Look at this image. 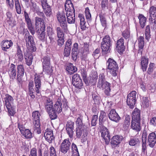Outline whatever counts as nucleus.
Returning a JSON list of instances; mask_svg holds the SVG:
<instances>
[{
    "label": "nucleus",
    "mask_w": 156,
    "mask_h": 156,
    "mask_svg": "<svg viewBox=\"0 0 156 156\" xmlns=\"http://www.w3.org/2000/svg\"><path fill=\"white\" fill-rule=\"evenodd\" d=\"M34 81L35 88H34V85L33 81H29L28 84L29 93L31 97L32 98H35L36 94L37 95H39L41 93V81L40 75L37 74L35 75Z\"/></svg>",
    "instance_id": "1"
},
{
    "label": "nucleus",
    "mask_w": 156,
    "mask_h": 156,
    "mask_svg": "<svg viewBox=\"0 0 156 156\" xmlns=\"http://www.w3.org/2000/svg\"><path fill=\"white\" fill-rule=\"evenodd\" d=\"M62 104L63 108H67V101L65 99L63 100L62 101L60 98H58L54 105V107H53V103L52 101L48 99L45 103V109L48 113H51V112H53V111H55L59 113L62 112Z\"/></svg>",
    "instance_id": "2"
},
{
    "label": "nucleus",
    "mask_w": 156,
    "mask_h": 156,
    "mask_svg": "<svg viewBox=\"0 0 156 156\" xmlns=\"http://www.w3.org/2000/svg\"><path fill=\"white\" fill-rule=\"evenodd\" d=\"M14 99L9 94L5 95V97L3 99L4 106L7 110L8 114L11 116H13L16 112V107L13 105Z\"/></svg>",
    "instance_id": "3"
},
{
    "label": "nucleus",
    "mask_w": 156,
    "mask_h": 156,
    "mask_svg": "<svg viewBox=\"0 0 156 156\" xmlns=\"http://www.w3.org/2000/svg\"><path fill=\"white\" fill-rule=\"evenodd\" d=\"M110 85V83L106 81L105 74L101 73L99 75L97 87L99 89H104L105 94L107 96H109L111 91Z\"/></svg>",
    "instance_id": "4"
},
{
    "label": "nucleus",
    "mask_w": 156,
    "mask_h": 156,
    "mask_svg": "<svg viewBox=\"0 0 156 156\" xmlns=\"http://www.w3.org/2000/svg\"><path fill=\"white\" fill-rule=\"evenodd\" d=\"M107 68L109 70V72L113 77H115L118 72V65L115 60L111 58L108 59L107 61Z\"/></svg>",
    "instance_id": "5"
},
{
    "label": "nucleus",
    "mask_w": 156,
    "mask_h": 156,
    "mask_svg": "<svg viewBox=\"0 0 156 156\" xmlns=\"http://www.w3.org/2000/svg\"><path fill=\"white\" fill-rule=\"evenodd\" d=\"M41 115L39 112L35 111L33 112L32 116L33 118L34 131L38 134L41 133L40 117Z\"/></svg>",
    "instance_id": "6"
},
{
    "label": "nucleus",
    "mask_w": 156,
    "mask_h": 156,
    "mask_svg": "<svg viewBox=\"0 0 156 156\" xmlns=\"http://www.w3.org/2000/svg\"><path fill=\"white\" fill-rule=\"evenodd\" d=\"M101 45L103 54H106L109 52L111 45V40L109 36L106 35L103 38Z\"/></svg>",
    "instance_id": "7"
},
{
    "label": "nucleus",
    "mask_w": 156,
    "mask_h": 156,
    "mask_svg": "<svg viewBox=\"0 0 156 156\" xmlns=\"http://www.w3.org/2000/svg\"><path fill=\"white\" fill-rule=\"evenodd\" d=\"M149 13L150 26L151 28L154 29L156 27V7H151L149 9Z\"/></svg>",
    "instance_id": "8"
},
{
    "label": "nucleus",
    "mask_w": 156,
    "mask_h": 156,
    "mask_svg": "<svg viewBox=\"0 0 156 156\" xmlns=\"http://www.w3.org/2000/svg\"><path fill=\"white\" fill-rule=\"evenodd\" d=\"M136 94V92L133 91L127 95L126 99L127 104L131 109L133 108L135 106L137 98Z\"/></svg>",
    "instance_id": "9"
},
{
    "label": "nucleus",
    "mask_w": 156,
    "mask_h": 156,
    "mask_svg": "<svg viewBox=\"0 0 156 156\" xmlns=\"http://www.w3.org/2000/svg\"><path fill=\"white\" fill-rule=\"evenodd\" d=\"M56 16L60 25L64 31H65L67 30V25L65 13L63 12H58L57 13Z\"/></svg>",
    "instance_id": "10"
},
{
    "label": "nucleus",
    "mask_w": 156,
    "mask_h": 156,
    "mask_svg": "<svg viewBox=\"0 0 156 156\" xmlns=\"http://www.w3.org/2000/svg\"><path fill=\"white\" fill-rule=\"evenodd\" d=\"M86 127L83 125V127H77L76 129V137L78 138H80L83 134L82 140L83 141L86 140L87 139V129Z\"/></svg>",
    "instance_id": "11"
},
{
    "label": "nucleus",
    "mask_w": 156,
    "mask_h": 156,
    "mask_svg": "<svg viewBox=\"0 0 156 156\" xmlns=\"http://www.w3.org/2000/svg\"><path fill=\"white\" fill-rule=\"evenodd\" d=\"M71 143L68 139H65L62 143L60 146V151L65 154L69 150Z\"/></svg>",
    "instance_id": "12"
},
{
    "label": "nucleus",
    "mask_w": 156,
    "mask_h": 156,
    "mask_svg": "<svg viewBox=\"0 0 156 156\" xmlns=\"http://www.w3.org/2000/svg\"><path fill=\"white\" fill-rule=\"evenodd\" d=\"M18 127L21 134L26 139H31L33 137V134L30 130L26 129L23 125L18 124Z\"/></svg>",
    "instance_id": "13"
},
{
    "label": "nucleus",
    "mask_w": 156,
    "mask_h": 156,
    "mask_svg": "<svg viewBox=\"0 0 156 156\" xmlns=\"http://www.w3.org/2000/svg\"><path fill=\"white\" fill-rule=\"evenodd\" d=\"M72 83L73 85L75 87L79 89H81L83 85L82 80L80 78V75L76 74L72 77Z\"/></svg>",
    "instance_id": "14"
},
{
    "label": "nucleus",
    "mask_w": 156,
    "mask_h": 156,
    "mask_svg": "<svg viewBox=\"0 0 156 156\" xmlns=\"http://www.w3.org/2000/svg\"><path fill=\"white\" fill-rule=\"evenodd\" d=\"M24 39L26 41V45L27 48H30L34 45V42L33 37L30 35L28 32L25 35Z\"/></svg>",
    "instance_id": "15"
},
{
    "label": "nucleus",
    "mask_w": 156,
    "mask_h": 156,
    "mask_svg": "<svg viewBox=\"0 0 156 156\" xmlns=\"http://www.w3.org/2000/svg\"><path fill=\"white\" fill-rule=\"evenodd\" d=\"M101 136L104 140L106 144H108L110 140V136L108 129L106 127H104L101 130Z\"/></svg>",
    "instance_id": "16"
},
{
    "label": "nucleus",
    "mask_w": 156,
    "mask_h": 156,
    "mask_svg": "<svg viewBox=\"0 0 156 156\" xmlns=\"http://www.w3.org/2000/svg\"><path fill=\"white\" fill-rule=\"evenodd\" d=\"M18 73L17 80L18 84H21L22 82V78L24 74V69L23 66L18 65L17 66Z\"/></svg>",
    "instance_id": "17"
},
{
    "label": "nucleus",
    "mask_w": 156,
    "mask_h": 156,
    "mask_svg": "<svg viewBox=\"0 0 156 156\" xmlns=\"http://www.w3.org/2000/svg\"><path fill=\"white\" fill-rule=\"evenodd\" d=\"M109 119L111 120L118 122L120 119V117L115 110L112 109L108 115Z\"/></svg>",
    "instance_id": "18"
},
{
    "label": "nucleus",
    "mask_w": 156,
    "mask_h": 156,
    "mask_svg": "<svg viewBox=\"0 0 156 156\" xmlns=\"http://www.w3.org/2000/svg\"><path fill=\"white\" fill-rule=\"evenodd\" d=\"M35 26L36 28H38V30L39 29H45V25L43 19L41 18L36 17L35 18Z\"/></svg>",
    "instance_id": "19"
},
{
    "label": "nucleus",
    "mask_w": 156,
    "mask_h": 156,
    "mask_svg": "<svg viewBox=\"0 0 156 156\" xmlns=\"http://www.w3.org/2000/svg\"><path fill=\"white\" fill-rule=\"evenodd\" d=\"M156 142V136L155 133H150L148 137L147 142L148 145L151 147L154 145Z\"/></svg>",
    "instance_id": "20"
},
{
    "label": "nucleus",
    "mask_w": 156,
    "mask_h": 156,
    "mask_svg": "<svg viewBox=\"0 0 156 156\" xmlns=\"http://www.w3.org/2000/svg\"><path fill=\"white\" fill-rule=\"evenodd\" d=\"M116 48L119 52H122L125 49L124 40L122 37L117 40Z\"/></svg>",
    "instance_id": "21"
},
{
    "label": "nucleus",
    "mask_w": 156,
    "mask_h": 156,
    "mask_svg": "<svg viewBox=\"0 0 156 156\" xmlns=\"http://www.w3.org/2000/svg\"><path fill=\"white\" fill-rule=\"evenodd\" d=\"M132 121H140V111L137 109H134L132 115Z\"/></svg>",
    "instance_id": "22"
},
{
    "label": "nucleus",
    "mask_w": 156,
    "mask_h": 156,
    "mask_svg": "<svg viewBox=\"0 0 156 156\" xmlns=\"http://www.w3.org/2000/svg\"><path fill=\"white\" fill-rule=\"evenodd\" d=\"M72 42L70 40H68L66 42L65 47L63 54L64 56L68 57L70 54Z\"/></svg>",
    "instance_id": "23"
},
{
    "label": "nucleus",
    "mask_w": 156,
    "mask_h": 156,
    "mask_svg": "<svg viewBox=\"0 0 156 156\" xmlns=\"http://www.w3.org/2000/svg\"><path fill=\"white\" fill-rule=\"evenodd\" d=\"M65 9L66 12H75L73 3L70 0H67L65 4Z\"/></svg>",
    "instance_id": "24"
},
{
    "label": "nucleus",
    "mask_w": 156,
    "mask_h": 156,
    "mask_svg": "<svg viewBox=\"0 0 156 156\" xmlns=\"http://www.w3.org/2000/svg\"><path fill=\"white\" fill-rule=\"evenodd\" d=\"M75 12H68L66 13L67 21L69 24H73L75 21Z\"/></svg>",
    "instance_id": "25"
},
{
    "label": "nucleus",
    "mask_w": 156,
    "mask_h": 156,
    "mask_svg": "<svg viewBox=\"0 0 156 156\" xmlns=\"http://www.w3.org/2000/svg\"><path fill=\"white\" fill-rule=\"evenodd\" d=\"M8 73L11 79L13 80L15 78L16 73V66L13 64H11L8 71Z\"/></svg>",
    "instance_id": "26"
},
{
    "label": "nucleus",
    "mask_w": 156,
    "mask_h": 156,
    "mask_svg": "<svg viewBox=\"0 0 156 156\" xmlns=\"http://www.w3.org/2000/svg\"><path fill=\"white\" fill-rule=\"evenodd\" d=\"M44 136L45 140L49 143H52L54 139L52 131L51 130L47 131L46 130Z\"/></svg>",
    "instance_id": "27"
},
{
    "label": "nucleus",
    "mask_w": 156,
    "mask_h": 156,
    "mask_svg": "<svg viewBox=\"0 0 156 156\" xmlns=\"http://www.w3.org/2000/svg\"><path fill=\"white\" fill-rule=\"evenodd\" d=\"M144 37L142 36L139 37L138 39V47L139 48L138 54H140V55H142L143 48L144 46Z\"/></svg>",
    "instance_id": "28"
},
{
    "label": "nucleus",
    "mask_w": 156,
    "mask_h": 156,
    "mask_svg": "<svg viewBox=\"0 0 156 156\" xmlns=\"http://www.w3.org/2000/svg\"><path fill=\"white\" fill-rule=\"evenodd\" d=\"M130 127L131 129L136 132L140 131L141 129L140 121H131Z\"/></svg>",
    "instance_id": "29"
},
{
    "label": "nucleus",
    "mask_w": 156,
    "mask_h": 156,
    "mask_svg": "<svg viewBox=\"0 0 156 156\" xmlns=\"http://www.w3.org/2000/svg\"><path fill=\"white\" fill-rule=\"evenodd\" d=\"M1 44L2 49L5 51H6L7 49L9 48L13 45V43L11 40H4L2 42Z\"/></svg>",
    "instance_id": "30"
},
{
    "label": "nucleus",
    "mask_w": 156,
    "mask_h": 156,
    "mask_svg": "<svg viewBox=\"0 0 156 156\" xmlns=\"http://www.w3.org/2000/svg\"><path fill=\"white\" fill-rule=\"evenodd\" d=\"M122 139V137H120L118 135H116L112 139L111 143L113 146H116L120 143Z\"/></svg>",
    "instance_id": "31"
},
{
    "label": "nucleus",
    "mask_w": 156,
    "mask_h": 156,
    "mask_svg": "<svg viewBox=\"0 0 156 156\" xmlns=\"http://www.w3.org/2000/svg\"><path fill=\"white\" fill-rule=\"evenodd\" d=\"M66 69L69 74L70 75L73 74L77 71L76 67L72 63H69L67 66Z\"/></svg>",
    "instance_id": "32"
},
{
    "label": "nucleus",
    "mask_w": 156,
    "mask_h": 156,
    "mask_svg": "<svg viewBox=\"0 0 156 156\" xmlns=\"http://www.w3.org/2000/svg\"><path fill=\"white\" fill-rule=\"evenodd\" d=\"M44 12L47 16H50L52 14L51 10L48 3L42 5Z\"/></svg>",
    "instance_id": "33"
},
{
    "label": "nucleus",
    "mask_w": 156,
    "mask_h": 156,
    "mask_svg": "<svg viewBox=\"0 0 156 156\" xmlns=\"http://www.w3.org/2000/svg\"><path fill=\"white\" fill-rule=\"evenodd\" d=\"M148 63V59L144 57H142L141 59V65L143 72L146 71Z\"/></svg>",
    "instance_id": "34"
},
{
    "label": "nucleus",
    "mask_w": 156,
    "mask_h": 156,
    "mask_svg": "<svg viewBox=\"0 0 156 156\" xmlns=\"http://www.w3.org/2000/svg\"><path fill=\"white\" fill-rule=\"evenodd\" d=\"M16 58L19 61H22L23 58V52L19 46L17 47V50L15 55Z\"/></svg>",
    "instance_id": "35"
},
{
    "label": "nucleus",
    "mask_w": 156,
    "mask_h": 156,
    "mask_svg": "<svg viewBox=\"0 0 156 156\" xmlns=\"http://www.w3.org/2000/svg\"><path fill=\"white\" fill-rule=\"evenodd\" d=\"M78 17L79 18L80 25L81 28L82 30H85L86 27V22L85 20V19L84 16L81 14H79Z\"/></svg>",
    "instance_id": "36"
},
{
    "label": "nucleus",
    "mask_w": 156,
    "mask_h": 156,
    "mask_svg": "<svg viewBox=\"0 0 156 156\" xmlns=\"http://www.w3.org/2000/svg\"><path fill=\"white\" fill-rule=\"evenodd\" d=\"M130 120L129 115H126L123 124V129L124 130H126L128 129L130 125Z\"/></svg>",
    "instance_id": "37"
},
{
    "label": "nucleus",
    "mask_w": 156,
    "mask_h": 156,
    "mask_svg": "<svg viewBox=\"0 0 156 156\" xmlns=\"http://www.w3.org/2000/svg\"><path fill=\"white\" fill-rule=\"evenodd\" d=\"M140 138L133 137L130 138L129 141V144L131 146H136L138 145L140 142Z\"/></svg>",
    "instance_id": "38"
},
{
    "label": "nucleus",
    "mask_w": 156,
    "mask_h": 156,
    "mask_svg": "<svg viewBox=\"0 0 156 156\" xmlns=\"http://www.w3.org/2000/svg\"><path fill=\"white\" fill-rule=\"evenodd\" d=\"M26 60V64L28 66H30L32 64L33 56L30 54L26 53L24 56Z\"/></svg>",
    "instance_id": "39"
},
{
    "label": "nucleus",
    "mask_w": 156,
    "mask_h": 156,
    "mask_svg": "<svg viewBox=\"0 0 156 156\" xmlns=\"http://www.w3.org/2000/svg\"><path fill=\"white\" fill-rule=\"evenodd\" d=\"M138 18L141 27L142 28H144L146 23V18L142 14H140L138 16Z\"/></svg>",
    "instance_id": "40"
},
{
    "label": "nucleus",
    "mask_w": 156,
    "mask_h": 156,
    "mask_svg": "<svg viewBox=\"0 0 156 156\" xmlns=\"http://www.w3.org/2000/svg\"><path fill=\"white\" fill-rule=\"evenodd\" d=\"M57 37L58 38H64V33L62 29L59 27L56 28Z\"/></svg>",
    "instance_id": "41"
},
{
    "label": "nucleus",
    "mask_w": 156,
    "mask_h": 156,
    "mask_svg": "<svg viewBox=\"0 0 156 156\" xmlns=\"http://www.w3.org/2000/svg\"><path fill=\"white\" fill-rule=\"evenodd\" d=\"M142 150L144 152L145 151L146 147L147 134L146 133H143L142 136Z\"/></svg>",
    "instance_id": "42"
},
{
    "label": "nucleus",
    "mask_w": 156,
    "mask_h": 156,
    "mask_svg": "<svg viewBox=\"0 0 156 156\" xmlns=\"http://www.w3.org/2000/svg\"><path fill=\"white\" fill-rule=\"evenodd\" d=\"M43 66V72H46L48 74H50L52 73L53 70L50 65Z\"/></svg>",
    "instance_id": "43"
},
{
    "label": "nucleus",
    "mask_w": 156,
    "mask_h": 156,
    "mask_svg": "<svg viewBox=\"0 0 156 156\" xmlns=\"http://www.w3.org/2000/svg\"><path fill=\"white\" fill-rule=\"evenodd\" d=\"M106 118V114L105 112L101 111L100 112V115L99 117V125L102 126V124L103 120L105 119Z\"/></svg>",
    "instance_id": "44"
},
{
    "label": "nucleus",
    "mask_w": 156,
    "mask_h": 156,
    "mask_svg": "<svg viewBox=\"0 0 156 156\" xmlns=\"http://www.w3.org/2000/svg\"><path fill=\"white\" fill-rule=\"evenodd\" d=\"M105 16V14L103 13H101L99 15L100 20L102 25L104 27H106V21Z\"/></svg>",
    "instance_id": "45"
},
{
    "label": "nucleus",
    "mask_w": 156,
    "mask_h": 156,
    "mask_svg": "<svg viewBox=\"0 0 156 156\" xmlns=\"http://www.w3.org/2000/svg\"><path fill=\"white\" fill-rule=\"evenodd\" d=\"M145 39L148 41H149L151 38L150 30V27L149 25L146 26L145 32Z\"/></svg>",
    "instance_id": "46"
},
{
    "label": "nucleus",
    "mask_w": 156,
    "mask_h": 156,
    "mask_svg": "<svg viewBox=\"0 0 156 156\" xmlns=\"http://www.w3.org/2000/svg\"><path fill=\"white\" fill-rule=\"evenodd\" d=\"M15 8L17 13L20 14L21 12V6L19 0H14Z\"/></svg>",
    "instance_id": "47"
},
{
    "label": "nucleus",
    "mask_w": 156,
    "mask_h": 156,
    "mask_svg": "<svg viewBox=\"0 0 156 156\" xmlns=\"http://www.w3.org/2000/svg\"><path fill=\"white\" fill-rule=\"evenodd\" d=\"M30 7L31 9L33 12H37L38 11V7L36 3L34 2H31Z\"/></svg>",
    "instance_id": "48"
},
{
    "label": "nucleus",
    "mask_w": 156,
    "mask_h": 156,
    "mask_svg": "<svg viewBox=\"0 0 156 156\" xmlns=\"http://www.w3.org/2000/svg\"><path fill=\"white\" fill-rule=\"evenodd\" d=\"M50 58L48 56L44 57L42 59L43 66L50 65Z\"/></svg>",
    "instance_id": "49"
},
{
    "label": "nucleus",
    "mask_w": 156,
    "mask_h": 156,
    "mask_svg": "<svg viewBox=\"0 0 156 156\" xmlns=\"http://www.w3.org/2000/svg\"><path fill=\"white\" fill-rule=\"evenodd\" d=\"M85 14L86 19L88 21H90L91 19V14L90 13V10L88 7L85 8Z\"/></svg>",
    "instance_id": "50"
},
{
    "label": "nucleus",
    "mask_w": 156,
    "mask_h": 156,
    "mask_svg": "<svg viewBox=\"0 0 156 156\" xmlns=\"http://www.w3.org/2000/svg\"><path fill=\"white\" fill-rule=\"evenodd\" d=\"M92 98L94 100L95 103L98 104L100 102L101 98L98 95L93 94H92Z\"/></svg>",
    "instance_id": "51"
},
{
    "label": "nucleus",
    "mask_w": 156,
    "mask_h": 156,
    "mask_svg": "<svg viewBox=\"0 0 156 156\" xmlns=\"http://www.w3.org/2000/svg\"><path fill=\"white\" fill-rule=\"evenodd\" d=\"M92 76L91 77L90 83H91L93 84H95L97 79L98 76L96 72H94L92 74Z\"/></svg>",
    "instance_id": "52"
},
{
    "label": "nucleus",
    "mask_w": 156,
    "mask_h": 156,
    "mask_svg": "<svg viewBox=\"0 0 156 156\" xmlns=\"http://www.w3.org/2000/svg\"><path fill=\"white\" fill-rule=\"evenodd\" d=\"M47 34L49 37H55V35L52 29L49 27L47 29Z\"/></svg>",
    "instance_id": "53"
},
{
    "label": "nucleus",
    "mask_w": 156,
    "mask_h": 156,
    "mask_svg": "<svg viewBox=\"0 0 156 156\" xmlns=\"http://www.w3.org/2000/svg\"><path fill=\"white\" fill-rule=\"evenodd\" d=\"M76 124L77 127H83L82 117L80 116L78 118L76 121Z\"/></svg>",
    "instance_id": "54"
},
{
    "label": "nucleus",
    "mask_w": 156,
    "mask_h": 156,
    "mask_svg": "<svg viewBox=\"0 0 156 156\" xmlns=\"http://www.w3.org/2000/svg\"><path fill=\"white\" fill-rule=\"evenodd\" d=\"M142 105L145 107H147L149 105V102L148 98L147 97H144L143 98Z\"/></svg>",
    "instance_id": "55"
},
{
    "label": "nucleus",
    "mask_w": 156,
    "mask_h": 156,
    "mask_svg": "<svg viewBox=\"0 0 156 156\" xmlns=\"http://www.w3.org/2000/svg\"><path fill=\"white\" fill-rule=\"evenodd\" d=\"M25 19L26 22L27 23V26L30 25L32 24L31 21L29 17L28 14L25 11L24 12Z\"/></svg>",
    "instance_id": "56"
},
{
    "label": "nucleus",
    "mask_w": 156,
    "mask_h": 156,
    "mask_svg": "<svg viewBox=\"0 0 156 156\" xmlns=\"http://www.w3.org/2000/svg\"><path fill=\"white\" fill-rule=\"evenodd\" d=\"M41 31V33L38 37L39 38L41 41H44L45 40V34L44 32L45 29H39Z\"/></svg>",
    "instance_id": "57"
},
{
    "label": "nucleus",
    "mask_w": 156,
    "mask_h": 156,
    "mask_svg": "<svg viewBox=\"0 0 156 156\" xmlns=\"http://www.w3.org/2000/svg\"><path fill=\"white\" fill-rule=\"evenodd\" d=\"M130 33L128 30H126L124 31L122 33V35L125 39H127L130 37Z\"/></svg>",
    "instance_id": "58"
},
{
    "label": "nucleus",
    "mask_w": 156,
    "mask_h": 156,
    "mask_svg": "<svg viewBox=\"0 0 156 156\" xmlns=\"http://www.w3.org/2000/svg\"><path fill=\"white\" fill-rule=\"evenodd\" d=\"M74 123L73 122L69 120L66 125V129H74Z\"/></svg>",
    "instance_id": "59"
},
{
    "label": "nucleus",
    "mask_w": 156,
    "mask_h": 156,
    "mask_svg": "<svg viewBox=\"0 0 156 156\" xmlns=\"http://www.w3.org/2000/svg\"><path fill=\"white\" fill-rule=\"evenodd\" d=\"M92 55L95 59L98 58L100 55V49L97 48L93 52Z\"/></svg>",
    "instance_id": "60"
},
{
    "label": "nucleus",
    "mask_w": 156,
    "mask_h": 156,
    "mask_svg": "<svg viewBox=\"0 0 156 156\" xmlns=\"http://www.w3.org/2000/svg\"><path fill=\"white\" fill-rule=\"evenodd\" d=\"M67 134L70 138H72L73 136L74 129H66Z\"/></svg>",
    "instance_id": "61"
},
{
    "label": "nucleus",
    "mask_w": 156,
    "mask_h": 156,
    "mask_svg": "<svg viewBox=\"0 0 156 156\" xmlns=\"http://www.w3.org/2000/svg\"><path fill=\"white\" fill-rule=\"evenodd\" d=\"M71 148L73 154H77L79 153L76 145L74 143H72L71 145Z\"/></svg>",
    "instance_id": "62"
},
{
    "label": "nucleus",
    "mask_w": 156,
    "mask_h": 156,
    "mask_svg": "<svg viewBox=\"0 0 156 156\" xmlns=\"http://www.w3.org/2000/svg\"><path fill=\"white\" fill-rule=\"evenodd\" d=\"M98 119V116L97 115H94L92 117V120L91 122V124L92 126H95L97 123Z\"/></svg>",
    "instance_id": "63"
},
{
    "label": "nucleus",
    "mask_w": 156,
    "mask_h": 156,
    "mask_svg": "<svg viewBox=\"0 0 156 156\" xmlns=\"http://www.w3.org/2000/svg\"><path fill=\"white\" fill-rule=\"evenodd\" d=\"M29 156H37V149L35 148H32L30 150V154Z\"/></svg>",
    "instance_id": "64"
}]
</instances>
